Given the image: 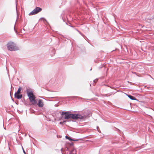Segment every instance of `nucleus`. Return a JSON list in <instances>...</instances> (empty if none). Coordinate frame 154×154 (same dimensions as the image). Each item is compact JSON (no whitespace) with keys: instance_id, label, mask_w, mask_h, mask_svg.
I'll list each match as a JSON object with an SVG mask.
<instances>
[{"instance_id":"obj_1","label":"nucleus","mask_w":154,"mask_h":154,"mask_svg":"<svg viewBox=\"0 0 154 154\" xmlns=\"http://www.w3.org/2000/svg\"><path fill=\"white\" fill-rule=\"evenodd\" d=\"M62 116L63 118L65 119L72 118L73 119H77V115L72 114L67 112H62Z\"/></svg>"},{"instance_id":"obj_2","label":"nucleus","mask_w":154,"mask_h":154,"mask_svg":"<svg viewBox=\"0 0 154 154\" xmlns=\"http://www.w3.org/2000/svg\"><path fill=\"white\" fill-rule=\"evenodd\" d=\"M27 93L30 102L33 105L35 104L36 103V101L35 100V97L34 95L32 92L27 90Z\"/></svg>"},{"instance_id":"obj_3","label":"nucleus","mask_w":154,"mask_h":154,"mask_svg":"<svg viewBox=\"0 0 154 154\" xmlns=\"http://www.w3.org/2000/svg\"><path fill=\"white\" fill-rule=\"evenodd\" d=\"M91 115V113L90 112H85V113L83 114L82 115L79 114V113H78V121L79 119L84 120L86 118H89Z\"/></svg>"},{"instance_id":"obj_4","label":"nucleus","mask_w":154,"mask_h":154,"mask_svg":"<svg viewBox=\"0 0 154 154\" xmlns=\"http://www.w3.org/2000/svg\"><path fill=\"white\" fill-rule=\"evenodd\" d=\"M7 47L8 50L11 51H15L18 50L17 47L13 42H9L7 44Z\"/></svg>"},{"instance_id":"obj_5","label":"nucleus","mask_w":154,"mask_h":154,"mask_svg":"<svg viewBox=\"0 0 154 154\" xmlns=\"http://www.w3.org/2000/svg\"><path fill=\"white\" fill-rule=\"evenodd\" d=\"M42 11V9L41 8L37 7L29 14V16H31L35 15L41 11Z\"/></svg>"},{"instance_id":"obj_6","label":"nucleus","mask_w":154,"mask_h":154,"mask_svg":"<svg viewBox=\"0 0 154 154\" xmlns=\"http://www.w3.org/2000/svg\"><path fill=\"white\" fill-rule=\"evenodd\" d=\"M37 105L39 107H43L44 106V103L42 100L41 99L39 100Z\"/></svg>"},{"instance_id":"obj_7","label":"nucleus","mask_w":154,"mask_h":154,"mask_svg":"<svg viewBox=\"0 0 154 154\" xmlns=\"http://www.w3.org/2000/svg\"><path fill=\"white\" fill-rule=\"evenodd\" d=\"M15 97L17 99H20L22 98V94H15Z\"/></svg>"},{"instance_id":"obj_8","label":"nucleus","mask_w":154,"mask_h":154,"mask_svg":"<svg viewBox=\"0 0 154 154\" xmlns=\"http://www.w3.org/2000/svg\"><path fill=\"white\" fill-rule=\"evenodd\" d=\"M128 97L129 98H130L131 100H137V99L135 97L131 95H128Z\"/></svg>"},{"instance_id":"obj_9","label":"nucleus","mask_w":154,"mask_h":154,"mask_svg":"<svg viewBox=\"0 0 154 154\" xmlns=\"http://www.w3.org/2000/svg\"><path fill=\"white\" fill-rule=\"evenodd\" d=\"M21 91V89L20 88H19L17 91V92L15 93V94H20V91Z\"/></svg>"},{"instance_id":"obj_10","label":"nucleus","mask_w":154,"mask_h":154,"mask_svg":"<svg viewBox=\"0 0 154 154\" xmlns=\"http://www.w3.org/2000/svg\"><path fill=\"white\" fill-rule=\"evenodd\" d=\"M66 138L69 140H74L72 139L70 137L67 136H66ZM75 140L76 141V140Z\"/></svg>"},{"instance_id":"obj_11","label":"nucleus","mask_w":154,"mask_h":154,"mask_svg":"<svg viewBox=\"0 0 154 154\" xmlns=\"http://www.w3.org/2000/svg\"><path fill=\"white\" fill-rule=\"evenodd\" d=\"M97 80H98V79H96L95 80H94V83H96V82H97Z\"/></svg>"},{"instance_id":"obj_12","label":"nucleus","mask_w":154,"mask_h":154,"mask_svg":"<svg viewBox=\"0 0 154 154\" xmlns=\"http://www.w3.org/2000/svg\"><path fill=\"white\" fill-rule=\"evenodd\" d=\"M60 123L61 124H63V122H60Z\"/></svg>"},{"instance_id":"obj_13","label":"nucleus","mask_w":154,"mask_h":154,"mask_svg":"<svg viewBox=\"0 0 154 154\" xmlns=\"http://www.w3.org/2000/svg\"><path fill=\"white\" fill-rule=\"evenodd\" d=\"M132 73H134V74H136V73L135 72H132Z\"/></svg>"},{"instance_id":"obj_14","label":"nucleus","mask_w":154,"mask_h":154,"mask_svg":"<svg viewBox=\"0 0 154 154\" xmlns=\"http://www.w3.org/2000/svg\"><path fill=\"white\" fill-rule=\"evenodd\" d=\"M23 152H24V153H25V154H25V151H24V150H23Z\"/></svg>"}]
</instances>
